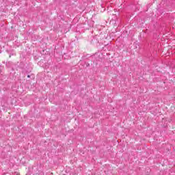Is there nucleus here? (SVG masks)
I'll use <instances>...</instances> for the list:
<instances>
[{"instance_id": "nucleus-1", "label": "nucleus", "mask_w": 175, "mask_h": 175, "mask_svg": "<svg viewBox=\"0 0 175 175\" xmlns=\"http://www.w3.org/2000/svg\"><path fill=\"white\" fill-rule=\"evenodd\" d=\"M27 77H28V78L31 77V75H27Z\"/></svg>"}]
</instances>
